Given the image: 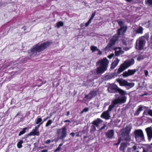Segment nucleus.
Segmentation results:
<instances>
[{
    "instance_id": "1",
    "label": "nucleus",
    "mask_w": 152,
    "mask_h": 152,
    "mask_svg": "<svg viewBox=\"0 0 152 152\" xmlns=\"http://www.w3.org/2000/svg\"><path fill=\"white\" fill-rule=\"evenodd\" d=\"M51 42L49 41L45 42L43 43L38 44L34 45L28 51L29 55L31 57H33L37 55V53L43 50L47 47L49 46Z\"/></svg>"
},
{
    "instance_id": "2",
    "label": "nucleus",
    "mask_w": 152,
    "mask_h": 152,
    "mask_svg": "<svg viewBox=\"0 0 152 152\" xmlns=\"http://www.w3.org/2000/svg\"><path fill=\"white\" fill-rule=\"evenodd\" d=\"M109 62L106 58L99 60L97 61L96 65L97 67L96 70L97 74H101L104 73L107 69Z\"/></svg>"
},
{
    "instance_id": "3",
    "label": "nucleus",
    "mask_w": 152,
    "mask_h": 152,
    "mask_svg": "<svg viewBox=\"0 0 152 152\" xmlns=\"http://www.w3.org/2000/svg\"><path fill=\"white\" fill-rule=\"evenodd\" d=\"M134 63V60L131 59L129 60L126 61L123 64L120 66L117 70H115V73L116 75L119 74L123 71L128 67L133 65Z\"/></svg>"
},
{
    "instance_id": "4",
    "label": "nucleus",
    "mask_w": 152,
    "mask_h": 152,
    "mask_svg": "<svg viewBox=\"0 0 152 152\" xmlns=\"http://www.w3.org/2000/svg\"><path fill=\"white\" fill-rule=\"evenodd\" d=\"M126 98L124 95H121L118 98L115 99L113 101L111 105L109 107L108 109L107 110L108 112L111 111L115 106L119 103H122L126 102Z\"/></svg>"
},
{
    "instance_id": "5",
    "label": "nucleus",
    "mask_w": 152,
    "mask_h": 152,
    "mask_svg": "<svg viewBox=\"0 0 152 152\" xmlns=\"http://www.w3.org/2000/svg\"><path fill=\"white\" fill-rule=\"evenodd\" d=\"M107 90L110 93H115L118 91L121 95H123L126 94V92L125 91L117 88V86L115 85L111 84L109 86Z\"/></svg>"
},
{
    "instance_id": "6",
    "label": "nucleus",
    "mask_w": 152,
    "mask_h": 152,
    "mask_svg": "<svg viewBox=\"0 0 152 152\" xmlns=\"http://www.w3.org/2000/svg\"><path fill=\"white\" fill-rule=\"evenodd\" d=\"M135 138L138 142H140L144 140V134L142 131L141 129H137L134 132Z\"/></svg>"
},
{
    "instance_id": "7",
    "label": "nucleus",
    "mask_w": 152,
    "mask_h": 152,
    "mask_svg": "<svg viewBox=\"0 0 152 152\" xmlns=\"http://www.w3.org/2000/svg\"><path fill=\"white\" fill-rule=\"evenodd\" d=\"M57 133L58 134V138L59 139H64L66 136V128L65 127L58 129L57 130Z\"/></svg>"
},
{
    "instance_id": "8",
    "label": "nucleus",
    "mask_w": 152,
    "mask_h": 152,
    "mask_svg": "<svg viewBox=\"0 0 152 152\" xmlns=\"http://www.w3.org/2000/svg\"><path fill=\"white\" fill-rule=\"evenodd\" d=\"M116 80L117 82L119 83L121 86H125L127 89L132 88L134 85V83H129L126 80L122 79H118Z\"/></svg>"
},
{
    "instance_id": "9",
    "label": "nucleus",
    "mask_w": 152,
    "mask_h": 152,
    "mask_svg": "<svg viewBox=\"0 0 152 152\" xmlns=\"http://www.w3.org/2000/svg\"><path fill=\"white\" fill-rule=\"evenodd\" d=\"M145 44V38L144 37H140L136 41V48L139 50L143 49Z\"/></svg>"
},
{
    "instance_id": "10",
    "label": "nucleus",
    "mask_w": 152,
    "mask_h": 152,
    "mask_svg": "<svg viewBox=\"0 0 152 152\" xmlns=\"http://www.w3.org/2000/svg\"><path fill=\"white\" fill-rule=\"evenodd\" d=\"M98 92V91L97 90L91 91L88 94L85 95L84 99H86L88 101H90L97 95Z\"/></svg>"
},
{
    "instance_id": "11",
    "label": "nucleus",
    "mask_w": 152,
    "mask_h": 152,
    "mask_svg": "<svg viewBox=\"0 0 152 152\" xmlns=\"http://www.w3.org/2000/svg\"><path fill=\"white\" fill-rule=\"evenodd\" d=\"M123 43L124 45L127 47H123V49L124 50L126 51L129 50L131 47L130 44L129 42H130L129 41V39L128 38H124L122 40Z\"/></svg>"
},
{
    "instance_id": "12",
    "label": "nucleus",
    "mask_w": 152,
    "mask_h": 152,
    "mask_svg": "<svg viewBox=\"0 0 152 152\" xmlns=\"http://www.w3.org/2000/svg\"><path fill=\"white\" fill-rule=\"evenodd\" d=\"M118 35L116 34L110 40V43L107 46L106 48L110 47L112 45H114L115 42L118 39Z\"/></svg>"
},
{
    "instance_id": "13",
    "label": "nucleus",
    "mask_w": 152,
    "mask_h": 152,
    "mask_svg": "<svg viewBox=\"0 0 152 152\" xmlns=\"http://www.w3.org/2000/svg\"><path fill=\"white\" fill-rule=\"evenodd\" d=\"M136 72V69H128L127 71L124 72L122 75L124 77H126L129 76L134 75Z\"/></svg>"
},
{
    "instance_id": "14",
    "label": "nucleus",
    "mask_w": 152,
    "mask_h": 152,
    "mask_svg": "<svg viewBox=\"0 0 152 152\" xmlns=\"http://www.w3.org/2000/svg\"><path fill=\"white\" fill-rule=\"evenodd\" d=\"M148 139L151 140L152 138V127H150L145 129Z\"/></svg>"
},
{
    "instance_id": "15",
    "label": "nucleus",
    "mask_w": 152,
    "mask_h": 152,
    "mask_svg": "<svg viewBox=\"0 0 152 152\" xmlns=\"http://www.w3.org/2000/svg\"><path fill=\"white\" fill-rule=\"evenodd\" d=\"M114 134V132L113 130H108L106 133V136L108 138L112 139L113 138Z\"/></svg>"
},
{
    "instance_id": "16",
    "label": "nucleus",
    "mask_w": 152,
    "mask_h": 152,
    "mask_svg": "<svg viewBox=\"0 0 152 152\" xmlns=\"http://www.w3.org/2000/svg\"><path fill=\"white\" fill-rule=\"evenodd\" d=\"M103 123L102 120L100 118H98L97 119L93 122V124L96 127H99Z\"/></svg>"
},
{
    "instance_id": "17",
    "label": "nucleus",
    "mask_w": 152,
    "mask_h": 152,
    "mask_svg": "<svg viewBox=\"0 0 152 152\" xmlns=\"http://www.w3.org/2000/svg\"><path fill=\"white\" fill-rule=\"evenodd\" d=\"M101 117L106 120L109 119L110 116L109 112L107 110L103 112L101 115Z\"/></svg>"
},
{
    "instance_id": "18",
    "label": "nucleus",
    "mask_w": 152,
    "mask_h": 152,
    "mask_svg": "<svg viewBox=\"0 0 152 152\" xmlns=\"http://www.w3.org/2000/svg\"><path fill=\"white\" fill-rule=\"evenodd\" d=\"M124 53V51L122 50V48L120 47L116 48L115 52V55L117 56H119Z\"/></svg>"
},
{
    "instance_id": "19",
    "label": "nucleus",
    "mask_w": 152,
    "mask_h": 152,
    "mask_svg": "<svg viewBox=\"0 0 152 152\" xmlns=\"http://www.w3.org/2000/svg\"><path fill=\"white\" fill-rule=\"evenodd\" d=\"M119 61V60L118 58H116L111 64L110 69H114L118 65Z\"/></svg>"
},
{
    "instance_id": "20",
    "label": "nucleus",
    "mask_w": 152,
    "mask_h": 152,
    "mask_svg": "<svg viewBox=\"0 0 152 152\" xmlns=\"http://www.w3.org/2000/svg\"><path fill=\"white\" fill-rule=\"evenodd\" d=\"M126 29L125 27H121V28L118 30L117 34L118 36L122 35L124 33L126 32Z\"/></svg>"
},
{
    "instance_id": "21",
    "label": "nucleus",
    "mask_w": 152,
    "mask_h": 152,
    "mask_svg": "<svg viewBox=\"0 0 152 152\" xmlns=\"http://www.w3.org/2000/svg\"><path fill=\"white\" fill-rule=\"evenodd\" d=\"M38 129H36L35 128L34 129H33L32 131L30 132L29 134V135H37L38 136L39 135V133L38 131Z\"/></svg>"
},
{
    "instance_id": "22",
    "label": "nucleus",
    "mask_w": 152,
    "mask_h": 152,
    "mask_svg": "<svg viewBox=\"0 0 152 152\" xmlns=\"http://www.w3.org/2000/svg\"><path fill=\"white\" fill-rule=\"evenodd\" d=\"M143 107L142 105H140L138 108L134 113V115L137 116L140 113V112L142 110Z\"/></svg>"
},
{
    "instance_id": "23",
    "label": "nucleus",
    "mask_w": 152,
    "mask_h": 152,
    "mask_svg": "<svg viewBox=\"0 0 152 152\" xmlns=\"http://www.w3.org/2000/svg\"><path fill=\"white\" fill-rule=\"evenodd\" d=\"M131 129L132 128L131 126L129 125L126 126L124 129V131L128 135L129 134V133ZM128 137H129V136H128Z\"/></svg>"
},
{
    "instance_id": "24",
    "label": "nucleus",
    "mask_w": 152,
    "mask_h": 152,
    "mask_svg": "<svg viewBox=\"0 0 152 152\" xmlns=\"http://www.w3.org/2000/svg\"><path fill=\"white\" fill-rule=\"evenodd\" d=\"M143 28L142 27L140 26L138 28L134 30L135 32L137 34H142L143 32Z\"/></svg>"
},
{
    "instance_id": "25",
    "label": "nucleus",
    "mask_w": 152,
    "mask_h": 152,
    "mask_svg": "<svg viewBox=\"0 0 152 152\" xmlns=\"http://www.w3.org/2000/svg\"><path fill=\"white\" fill-rule=\"evenodd\" d=\"M35 124H40L42 123V124L43 123V121H42V119L39 117H37V119L35 120Z\"/></svg>"
},
{
    "instance_id": "26",
    "label": "nucleus",
    "mask_w": 152,
    "mask_h": 152,
    "mask_svg": "<svg viewBox=\"0 0 152 152\" xmlns=\"http://www.w3.org/2000/svg\"><path fill=\"white\" fill-rule=\"evenodd\" d=\"M143 114L147 115L148 114L152 116V110H145L143 113Z\"/></svg>"
},
{
    "instance_id": "27",
    "label": "nucleus",
    "mask_w": 152,
    "mask_h": 152,
    "mask_svg": "<svg viewBox=\"0 0 152 152\" xmlns=\"http://www.w3.org/2000/svg\"><path fill=\"white\" fill-rule=\"evenodd\" d=\"M127 146V144L125 143H122L121 144L120 149L121 150H124Z\"/></svg>"
},
{
    "instance_id": "28",
    "label": "nucleus",
    "mask_w": 152,
    "mask_h": 152,
    "mask_svg": "<svg viewBox=\"0 0 152 152\" xmlns=\"http://www.w3.org/2000/svg\"><path fill=\"white\" fill-rule=\"evenodd\" d=\"M91 50L92 51V52H93L96 51L98 50V49L97 48V47L95 46L94 45H92L91 47L90 48Z\"/></svg>"
},
{
    "instance_id": "29",
    "label": "nucleus",
    "mask_w": 152,
    "mask_h": 152,
    "mask_svg": "<svg viewBox=\"0 0 152 152\" xmlns=\"http://www.w3.org/2000/svg\"><path fill=\"white\" fill-rule=\"evenodd\" d=\"M23 141L22 140H21L20 141L17 143V146L18 147V148H21L22 147V144L23 143Z\"/></svg>"
},
{
    "instance_id": "30",
    "label": "nucleus",
    "mask_w": 152,
    "mask_h": 152,
    "mask_svg": "<svg viewBox=\"0 0 152 152\" xmlns=\"http://www.w3.org/2000/svg\"><path fill=\"white\" fill-rule=\"evenodd\" d=\"M64 23L63 22L61 21H59L56 23V26L58 28L60 27L61 26H63Z\"/></svg>"
},
{
    "instance_id": "31",
    "label": "nucleus",
    "mask_w": 152,
    "mask_h": 152,
    "mask_svg": "<svg viewBox=\"0 0 152 152\" xmlns=\"http://www.w3.org/2000/svg\"><path fill=\"white\" fill-rule=\"evenodd\" d=\"M27 127L24 128L22 130L20 131L19 134L18 135L20 136L21 135L24 134L26 132V130L27 129Z\"/></svg>"
},
{
    "instance_id": "32",
    "label": "nucleus",
    "mask_w": 152,
    "mask_h": 152,
    "mask_svg": "<svg viewBox=\"0 0 152 152\" xmlns=\"http://www.w3.org/2000/svg\"><path fill=\"white\" fill-rule=\"evenodd\" d=\"M53 121L52 120H49L46 123L45 126L46 127H48L49 126H50L51 124L52 123Z\"/></svg>"
},
{
    "instance_id": "33",
    "label": "nucleus",
    "mask_w": 152,
    "mask_h": 152,
    "mask_svg": "<svg viewBox=\"0 0 152 152\" xmlns=\"http://www.w3.org/2000/svg\"><path fill=\"white\" fill-rule=\"evenodd\" d=\"M117 22H118V23L119 25L120 26L121 28V27H124L123 26V24L122 21L117 20Z\"/></svg>"
},
{
    "instance_id": "34",
    "label": "nucleus",
    "mask_w": 152,
    "mask_h": 152,
    "mask_svg": "<svg viewBox=\"0 0 152 152\" xmlns=\"http://www.w3.org/2000/svg\"><path fill=\"white\" fill-rule=\"evenodd\" d=\"M96 13V11L94 12L92 14V15L91 16V17L89 19V20H91V21L92 19H93L94 18V17L95 16Z\"/></svg>"
},
{
    "instance_id": "35",
    "label": "nucleus",
    "mask_w": 152,
    "mask_h": 152,
    "mask_svg": "<svg viewBox=\"0 0 152 152\" xmlns=\"http://www.w3.org/2000/svg\"><path fill=\"white\" fill-rule=\"evenodd\" d=\"M144 58V57L143 56H141L137 58V59L138 61H140L143 59Z\"/></svg>"
},
{
    "instance_id": "36",
    "label": "nucleus",
    "mask_w": 152,
    "mask_h": 152,
    "mask_svg": "<svg viewBox=\"0 0 152 152\" xmlns=\"http://www.w3.org/2000/svg\"><path fill=\"white\" fill-rule=\"evenodd\" d=\"M91 20L89 19V20H88V21L85 23V26L86 27L88 26V25H89V24H90V23H91Z\"/></svg>"
},
{
    "instance_id": "37",
    "label": "nucleus",
    "mask_w": 152,
    "mask_h": 152,
    "mask_svg": "<svg viewBox=\"0 0 152 152\" xmlns=\"http://www.w3.org/2000/svg\"><path fill=\"white\" fill-rule=\"evenodd\" d=\"M88 108H85L83 110V111L81 112V113H82L83 112H86L88 111Z\"/></svg>"
},
{
    "instance_id": "38",
    "label": "nucleus",
    "mask_w": 152,
    "mask_h": 152,
    "mask_svg": "<svg viewBox=\"0 0 152 152\" xmlns=\"http://www.w3.org/2000/svg\"><path fill=\"white\" fill-rule=\"evenodd\" d=\"M114 54L113 53L107 56V57L110 59L111 58L114 56Z\"/></svg>"
},
{
    "instance_id": "39",
    "label": "nucleus",
    "mask_w": 152,
    "mask_h": 152,
    "mask_svg": "<svg viewBox=\"0 0 152 152\" xmlns=\"http://www.w3.org/2000/svg\"><path fill=\"white\" fill-rule=\"evenodd\" d=\"M63 145L62 144H60L58 146V147L57 148L56 151H58L60 150L61 146Z\"/></svg>"
},
{
    "instance_id": "40",
    "label": "nucleus",
    "mask_w": 152,
    "mask_h": 152,
    "mask_svg": "<svg viewBox=\"0 0 152 152\" xmlns=\"http://www.w3.org/2000/svg\"><path fill=\"white\" fill-rule=\"evenodd\" d=\"M144 72L146 77H147L148 75V72L147 70H145Z\"/></svg>"
},
{
    "instance_id": "41",
    "label": "nucleus",
    "mask_w": 152,
    "mask_h": 152,
    "mask_svg": "<svg viewBox=\"0 0 152 152\" xmlns=\"http://www.w3.org/2000/svg\"><path fill=\"white\" fill-rule=\"evenodd\" d=\"M42 124V123H41L40 124H38V125L37 126L35 127V128L36 129H38H38L39 127Z\"/></svg>"
},
{
    "instance_id": "42",
    "label": "nucleus",
    "mask_w": 152,
    "mask_h": 152,
    "mask_svg": "<svg viewBox=\"0 0 152 152\" xmlns=\"http://www.w3.org/2000/svg\"><path fill=\"white\" fill-rule=\"evenodd\" d=\"M51 142V140H48L46 141L45 143L46 144H48L50 143Z\"/></svg>"
},
{
    "instance_id": "43",
    "label": "nucleus",
    "mask_w": 152,
    "mask_h": 152,
    "mask_svg": "<svg viewBox=\"0 0 152 152\" xmlns=\"http://www.w3.org/2000/svg\"><path fill=\"white\" fill-rule=\"evenodd\" d=\"M147 2L149 4L152 5V0H147Z\"/></svg>"
},
{
    "instance_id": "44",
    "label": "nucleus",
    "mask_w": 152,
    "mask_h": 152,
    "mask_svg": "<svg viewBox=\"0 0 152 152\" xmlns=\"http://www.w3.org/2000/svg\"><path fill=\"white\" fill-rule=\"evenodd\" d=\"M132 148H133V150H134V151H135V150H136V149H137V147L136 146H135V145H134V146H133V147H132Z\"/></svg>"
},
{
    "instance_id": "45",
    "label": "nucleus",
    "mask_w": 152,
    "mask_h": 152,
    "mask_svg": "<svg viewBox=\"0 0 152 152\" xmlns=\"http://www.w3.org/2000/svg\"><path fill=\"white\" fill-rule=\"evenodd\" d=\"M106 126V125L105 124H104V126H102V127L100 128V130H102L103 129H104V128H105Z\"/></svg>"
},
{
    "instance_id": "46",
    "label": "nucleus",
    "mask_w": 152,
    "mask_h": 152,
    "mask_svg": "<svg viewBox=\"0 0 152 152\" xmlns=\"http://www.w3.org/2000/svg\"><path fill=\"white\" fill-rule=\"evenodd\" d=\"M97 51H98V54L101 55L102 54V52L100 50L98 49V50H97Z\"/></svg>"
},
{
    "instance_id": "47",
    "label": "nucleus",
    "mask_w": 152,
    "mask_h": 152,
    "mask_svg": "<svg viewBox=\"0 0 152 152\" xmlns=\"http://www.w3.org/2000/svg\"><path fill=\"white\" fill-rule=\"evenodd\" d=\"M70 134L73 137L75 136V134L74 132H72L70 133Z\"/></svg>"
},
{
    "instance_id": "48",
    "label": "nucleus",
    "mask_w": 152,
    "mask_h": 152,
    "mask_svg": "<svg viewBox=\"0 0 152 152\" xmlns=\"http://www.w3.org/2000/svg\"><path fill=\"white\" fill-rule=\"evenodd\" d=\"M48 151V150L45 149V150H42L41 151V152H47Z\"/></svg>"
},
{
    "instance_id": "49",
    "label": "nucleus",
    "mask_w": 152,
    "mask_h": 152,
    "mask_svg": "<svg viewBox=\"0 0 152 152\" xmlns=\"http://www.w3.org/2000/svg\"><path fill=\"white\" fill-rule=\"evenodd\" d=\"M64 122L66 123L67 122H70V121L69 120H66L64 121Z\"/></svg>"
},
{
    "instance_id": "50",
    "label": "nucleus",
    "mask_w": 152,
    "mask_h": 152,
    "mask_svg": "<svg viewBox=\"0 0 152 152\" xmlns=\"http://www.w3.org/2000/svg\"><path fill=\"white\" fill-rule=\"evenodd\" d=\"M70 114V112L69 111H68L67 112V113H66V116H68Z\"/></svg>"
},
{
    "instance_id": "51",
    "label": "nucleus",
    "mask_w": 152,
    "mask_h": 152,
    "mask_svg": "<svg viewBox=\"0 0 152 152\" xmlns=\"http://www.w3.org/2000/svg\"><path fill=\"white\" fill-rule=\"evenodd\" d=\"M47 120V118H44V119H43V121H43V122H44V121H46Z\"/></svg>"
},
{
    "instance_id": "52",
    "label": "nucleus",
    "mask_w": 152,
    "mask_h": 152,
    "mask_svg": "<svg viewBox=\"0 0 152 152\" xmlns=\"http://www.w3.org/2000/svg\"><path fill=\"white\" fill-rule=\"evenodd\" d=\"M121 142V140L120 139L119 140L118 142L117 143V144H119Z\"/></svg>"
},
{
    "instance_id": "53",
    "label": "nucleus",
    "mask_w": 152,
    "mask_h": 152,
    "mask_svg": "<svg viewBox=\"0 0 152 152\" xmlns=\"http://www.w3.org/2000/svg\"><path fill=\"white\" fill-rule=\"evenodd\" d=\"M84 25V24L83 23H82L80 24V26L81 27H82V26H83Z\"/></svg>"
},
{
    "instance_id": "54",
    "label": "nucleus",
    "mask_w": 152,
    "mask_h": 152,
    "mask_svg": "<svg viewBox=\"0 0 152 152\" xmlns=\"http://www.w3.org/2000/svg\"><path fill=\"white\" fill-rule=\"evenodd\" d=\"M126 1H129V2H131L132 1V0H126Z\"/></svg>"
},
{
    "instance_id": "55",
    "label": "nucleus",
    "mask_w": 152,
    "mask_h": 152,
    "mask_svg": "<svg viewBox=\"0 0 152 152\" xmlns=\"http://www.w3.org/2000/svg\"><path fill=\"white\" fill-rule=\"evenodd\" d=\"M147 95V94H142V95H141V96H143L144 95Z\"/></svg>"
},
{
    "instance_id": "56",
    "label": "nucleus",
    "mask_w": 152,
    "mask_h": 152,
    "mask_svg": "<svg viewBox=\"0 0 152 152\" xmlns=\"http://www.w3.org/2000/svg\"><path fill=\"white\" fill-rule=\"evenodd\" d=\"M137 152H139L138 151H137ZM143 152H147L144 149H143Z\"/></svg>"
},
{
    "instance_id": "57",
    "label": "nucleus",
    "mask_w": 152,
    "mask_h": 152,
    "mask_svg": "<svg viewBox=\"0 0 152 152\" xmlns=\"http://www.w3.org/2000/svg\"><path fill=\"white\" fill-rule=\"evenodd\" d=\"M47 118V119L48 120V119L49 118H50V117H47L46 118Z\"/></svg>"
},
{
    "instance_id": "58",
    "label": "nucleus",
    "mask_w": 152,
    "mask_h": 152,
    "mask_svg": "<svg viewBox=\"0 0 152 152\" xmlns=\"http://www.w3.org/2000/svg\"><path fill=\"white\" fill-rule=\"evenodd\" d=\"M151 48H152V42L151 43Z\"/></svg>"
},
{
    "instance_id": "59",
    "label": "nucleus",
    "mask_w": 152,
    "mask_h": 152,
    "mask_svg": "<svg viewBox=\"0 0 152 152\" xmlns=\"http://www.w3.org/2000/svg\"><path fill=\"white\" fill-rule=\"evenodd\" d=\"M93 127L96 130L95 127L94 126Z\"/></svg>"
},
{
    "instance_id": "60",
    "label": "nucleus",
    "mask_w": 152,
    "mask_h": 152,
    "mask_svg": "<svg viewBox=\"0 0 152 152\" xmlns=\"http://www.w3.org/2000/svg\"><path fill=\"white\" fill-rule=\"evenodd\" d=\"M79 135V134H77L76 136H78Z\"/></svg>"
},
{
    "instance_id": "61",
    "label": "nucleus",
    "mask_w": 152,
    "mask_h": 152,
    "mask_svg": "<svg viewBox=\"0 0 152 152\" xmlns=\"http://www.w3.org/2000/svg\"><path fill=\"white\" fill-rule=\"evenodd\" d=\"M116 95H117L116 94V95H115V96L116 97Z\"/></svg>"
},
{
    "instance_id": "62",
    "label": "nucleus",
    "mask_w": 152,
    "mask_h": 152,
    "mask_svg": "<svg viewBox=\"0 0 152 152\" xmlns=\"http://www.w3.org/2000/svg\"><path fill=\"white\" fill-rule=\"evenodd\" d=\"M151 145H152V143L151 144Z\"/></svg>"
}]
</instances>
